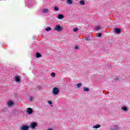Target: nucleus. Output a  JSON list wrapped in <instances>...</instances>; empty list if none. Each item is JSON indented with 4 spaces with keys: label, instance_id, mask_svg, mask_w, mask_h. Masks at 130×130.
Wrapping results in <instances>:
<instances>
[{
    "label": "nucleus",
    "instance_id": "nucleus-1",
    "mask_svg": "<svg viewBox=\"0 0 130 130\" xmlns=\"http://www.w3.org/2000/svg\"><path fill=\"white\" fill-rule=\"evenodd\" d=\"M52 93L53 95H58V93H59V89L57 87H53L52 89Z\"/></svg>",
    "mask_w": 130,
    "mask_h": 130
},
{
    "label": "nucleus",
    "instance_id": "nucleus-2",
    "mask_svg": "<svg viewBox=\"0 0 130 130\" xmlns=\"http://www.w3.org/2000/svg\"><path fill=\"white\" fill-rule=\"evenodd\" d=\"M54 30H55V31H58V32H60V31L62 30V28H61V26H60L59 25H57L54 28Z\"/></svg>",
    "mask_w": 130,
    "mask_h": 130
},
{
    "label": "nucleus",
    "instance_id": "nucleus-3",
    "mask_svg": "<svg viewBox=\"0 0 130 130\" xmlns=\"http://www.w3.org/2000/svg\"><path fill=\"white\" fill-rule=\"evenodd\" d=\"M15 81L16 83H21V77L19 76H16L14 77Z\"/></svg>",
    "mask_w": 130,
    "mask_h": 130
},
{
    "label": "nucleus",
    "instance_id": "nucleus-4",
    "mask_svg": "<svg viewBox=\"0 0 130 130\" xmlns=\"http://www.w3.org/2000/svg\"><path fill=\"white\" fill-rule=\"evenodd\" d=\"M14 105V103L12 101H9L7 103V106L8 107H12Z\"/></svg>",
    "mask_w": 130,
    "mask_h": 130
},
{
    "label": "nucleus",
    "instance_id": "nucleus-5",
    "mask_svg": "<svg viewBox=\"0 0 130 130\" xmlns=\"http://www.w3.org/2000/svg\"><path fill=\"white\" fill-rule=\"evenodd\" d=\"M26 112L28 114H31V113H33V110L31 108H28L27 109Z\"/></svg>",
    "mask_w": 130,
    "mask_h": 130
},
{
    "label": "nucleus",
    "instance_id": "nucleus-6",
    "mask_svg": "<svg viewBox=\"0 0 130 130\" xmlns=\"http://www.w3.org/2000/svg\"><path fill=\"white\" fill-rule=\"evenodd\" d=\"M36 126H37V123H36V122H32L30 123V127L32 128H35Z\"/></svg>",
    "mask_w": 130,
    "mask_h": 130
},
{
    "label": "nucleus",
    "instance_id": "nucleus-7",
    "mask_svg": "<svg viewBox=\"0 0 130 130\" xmlns=\"http://www.w3.org/2000/svg\"><path fill=\"white\" fill-rule=\"evenodd\" d=\"M28 129H29V126L25 125H22L21 128V130H28Z\"/></svg>",
    "mask_w": 130,
    "mask_h": 130
},
{
    "label": "nucleus",
    "instance_id": "nucleus-8",
    "mask_svg": "<svg viewBox=\"0 0 130 130\" xmlns=\"http://www.w3.org/2000/svg\"><path fill=\"white\" fill-rule=\"evenodd\" d=\"M115 31V33H116V34H120V28H115L114 29Z\"/></svg>",
    "mask_w": 130,
    "mask_h": 130
},
{
    "label": "nucleus",
    "instance_id": "nucleus-9",
    "mask_svg": "<svg viewBox=\"0 0 130 130\" xmlns=\"http://www.w3.org/2000/svg\"><path fill=\"white\" fill-rule=\"evenodd\" d=\"M41 56H42L41 54H40V53H38V52L36 53V57H37V58H39V57H41Z\"/></svg>",
    "mask_w": 130,
    "mask_h": 130
},
{
    "label": "nucleus",
    "instance_id": "nucleus-10",
    "mask_svg": "<svg viewBox=\"0 0 130 130\" xmlns=\"http://www.w3.org/2000/svg\"><path fill=\"white\" fill-rule=\"evenodd\" d=\"M122 110H123V111H125L126 112L128 111V109L126 107H122L121 108Z\"/></svg>",
    "mask_w": 130,
    "mask_h": 130
},
{
    "label": "nucleus",
    "instance_id": "nucleus-11",
    "mask_svg": "<svg viewBox=\"0 0 130 130\" xmlns=\"http://www.w3.org/2000/svg\"><path fill=\"white\" fill-rule=\"evenodd\" d=\"M101 126L100 124L94 125L93 126V128H99Z\"/></svg>",
    "mask_w": 130,
    "mask_h": 130
},
{
    "label": "nucleus",
    "instance_id": "nucleus-12",
    "mask_svg": "<svg viewBox=\"0 0 130 130\" xmlns=\"http://www.w3.org/2000/svg\"><path fill=\"white\" fill-rule=\"evenodd\" d=\"M42 12H43V13H44V14H46V13H48V9L45 8L43 10Z\"/></svg>",
    "mask_w": 130,
    "mask_h": 130
},
{
    "label": "nucleus",
    "instance_id": "nucleus-13",
    "mask_svg": "<svg viewBox=\"0 0 130 130\" xmlns=\"http://www.w3.org/2000/svg\"><path fill=\"white\" fill-rule=\"evenodd\" d=\"M67 3L68 5H72L73 1H72V0H67Z\"/></svg>",
    "mask_w": 130,
    "mask_h": 130
},
{
    "label": "nucleus",
    "instance_id": "nucleus-14",
    "mask_svg": "<svg viewBox=\"0 0 130 130\" xmlns=\"http://www.w3.org/2000/svg\"><path fill=\"white\" fill-rule=\"evenodd\" d=\"M83 91L84 92H89V88H88V87H84Z\"/></svg>",
    "mask_w": 130,
    "mask_h": 130
},
{
    "label": "nucleus",
    "instance_id": "nucleus-15",
    "mask_svg": "<svg viewBox=\"0 0 130 130\" xmlns=\"http://www.w3.org/2000/svg\"><path fill=\"white\" fill-rule=\"evenodd\" d=\"M58 18L60 19H63V15H61V14H59L58 15Z\"/></svg>",
    "mask_w": 130,
    "mask_h": 130
},
{
    "label": "nucleus",
    "instance_id": "nucleus-16",
    "mask_svg": "<svg viewBox=\"0 0 130 130\" xmlns=\"http://www.w3.org/2000/svg\"><path fill=\"white\" fill-rule=\"evenodd\" d=\"M81 86H82V83H79L78 84H77L76 88H81Z\"/></svg>",
    "mask_w": 130,
    "mask_h": 130
},
{
    "label": "nucleus",
    "instance_id": "nucleus-17",
    "mask_svg": "<svg viewBox=\"0 0 130 130\" xmlns=\"http://www.w3.org/2000/svg\"><path fill=\"white\" fill-rule=\"evenodd\" d=\"M114 128H111L112 130H116L117 129L118 126L117 125L114 126Z\"/></svg>",
    "mask_w": 130,
    "mask_h": 130
},
{
    "label": "nucleus",
    "instance_id": "nucleus-18",
    "mask_svg": "<svg viewBox=\"0 0 130 130\" xmlns=\"http://www.w3.org/2000/svg\"><path fill=\"white\" fill-rule=\"evenodd\" d=\"M50 30H51V27H48L47 28H46V31H50Z\"/></svg>",
    "mask_w": 130,
    "mask_h": 130
},
{
    "label": "nucleus",
    "instance_id": "nucleus-19",
    "mask_svg": "<svg viewBox=\"0 0 130 130\" xmlns=\"http://www.w3.org/2000/svg\"><path fill=\"white\" fill-rule=\"evenodd\" d=\"M51 76L52 77V78H54V77H55V73H52L51 74Z\"/></svg>",
    "mask_w": 130,
    "mask_h": 130
},
{
    "label": "nucleus",
    "instance_id": "nucleus-20",
    "mask_svg": "<svg viewBox=\"0 0 130 130\" xmlns=\"http://www.w3.org/2000/svg\"><path fill=\"white\" fill-rule=\"evenodd\" d=\"M79 30V28L78 27H75V28L73 29V32H77Z\"/></svg>",
    "mask_w": 130,
    "mask_h": 130
},
{
    "label": "nucleus",
    "instance_id": "nucleus-21",
    "mask_svg": "<svg viewBox=\"0 0 130 130\" xmlns=\"http://www.w3.org/2000/svg\"><path fill=\"white\" fill-rule=\"evenodd\" d=\"M54 10H55V11H58L59 9H58V7H57V6H55L54 8Z\"/></svg>",
    "mask_w": 130,
    "mask_h": 130
},
{
    "label": "nucleus",
    "instance_id": "nucleus-22",
    "mask_svg": "<svg viewBox=\"0 0 130 130\" xmlns=\"http://www.w3.org/2000/svg\"><path fill=\"white\" fill-rule=\"evenodd\" d=\"M80 5H85V2L84 1H81L80 2Z\"/></svg>",
    "mask_w": 130,
    "mask_h": 130
},
{
    "label": "nucleus",
    "instance_id": "nucleus-23",
    "mask_svg": "<svg viewBox=\"0 0 130 130\" xmlns=\"http://www.w3.org/2000/svg\"><path fill=\"white\" fill-rule=\"evenodd\" d=\"M101 28L100 26H96L95 27V30H100Z\"/></svg>",
    "mask_w": 130,
    "mask_h": 130
},
{
    "label": "nucleus",
    "instance_id": "nucleus-24",
    "mask_svg": "<svg viewBox=\"0 0 130 130\" xmlns=\"http://www.w3.org/2000/svg\"><path fill=\"white\" fill-rule=\"evenodd\" d=\"M48 103L50 105H51L52 104V101H48Z\"/></svg>",
    "mask_w": 130,
    "mask_h": 130
},
{
    "label": "nucleus",
    "instance_id": "nucleus-25",
    "mask_svg": "<svg viewBox=\"0 0 130 130\" xmlns=\"http://www.w3.org/2000/svg\"><path fill=\"white\" fill-rule=\"evenodd\" d=\"M101 35H102V34H101V33H99V34H98L96 35V36H97L98 37H101Z\"/></svg>",
    "mask_w": 130,
    "mask_h": 130
},
{
    "label": "nucleus",
    "instance_id": "nucleus-26",
    "mask_svg": "<svg viewBox=\"0 0 130 130\" xmlns=\"http://www.w3.org/2000/svg\"><path fill=\"white\" fill-rule=\"evenodd\" d=\"M29 100H30V101H32L33 100V97L32 96H30Z\"/></svg>",
    "mask_w": 130,
    "mask_h": 130
},
{
    "label": "nucleus",
    "instance_id": "nucleus-27",
    "mask_svg": "<svg viewBox=\"0 0 130 130\" xmlns=\"http://www.w3.org/2000/svg\"><path fill=\"white\" fill-rule=\"evenodd\" d=\"M79 49V47H78L77 46H75V49Z\"/></svg>",
    "mask_w": 130,
    "mask_h": 130
},
{
    "label": "nucleus",
    "instance_id": "nucleus-28",
    "mask_svg": "<svg viewBox=\"0 0 130 130\" xmlns=\"http://www.w3.org/2000/svg\"><path fill=\"white\" fill-rule=\"evenodd\" d=\"M85 40H86V41L89 40V38H85Z\"/></svg>",
    "mask_w": 130,
    "mask_h": 130
},
{
    "label": "nucleus",
    "instance_id": "nucleus-29",
    "mask_svg": "<svg viewBox=\"0 0 130 130\" xmlns=\"http://www.w3.org/2000/svg\"><path fill=\"white\" fill-rule=\"evenodd\" d=\"M47 130H52V128H48Z\"/></svg>",
    "mask_w": 130,
    "mask_h": 130
},
{
    "label": "nucleus",
    "instance_id": "nucleus-30",
    "mask_svg": "<svg viewBox=\"0 0 130 130\" xmlns=\"http://www.w3.org/2000/svg\"><path fill=\"white\" fill-rule=\"evenodd\" d=\"M51 107H52V105H51Z\"/></svg>",
    "mask_w": 130,
    "mask_h": 130
}]
</instances>
